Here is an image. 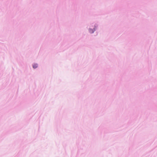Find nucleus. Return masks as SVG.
<instances>
[{
    "instance_id": "f257e3e1",
    "label": "nucleus",
    "mask_w": 157,
    "mask_h": 157,
    "mask_svg": "<svg viewBox=\"0 0 157 157\" xmlns=\"http://www.w3.org/2000/svg\"><path fill=\"white\" fill-rule=\"evenodd\" d=\"M38 67L37 64H35L33 65V67L34 68H36Z\"/></svg>"
},
{
    "instance_id": "f03ea898",
    "label": "nucleus",
    "mask_w": 157,
    "mask_h": 157,
    "mask_svg": "<svg viewBox=\"0 0 157 157\" xmlns=\"http://www.w3.org/2000/svg\"><path fill=\"white\" fill-rule=\"evenodd\" d=\"M94 31L92 29H89V32L91 33H92L94 32Z\"/></svg>"
}]
</instances>
